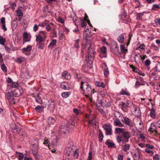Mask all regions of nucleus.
Returning <instances> with one entry per match:
<instances>
[{"label":"nucleus","mask_w":160,"mask_h":160,"mask_svg":"<svg viewBox=\"0 0 160 160\" xmlns=\"http://www.w3.org/2000/svg\"><path fill=\"white\" fill-rule=\"evenodd\" d=\"M21 129V127H19L16 125H15L13 129L16 131L15 132H16L19 133L20 132Z\"/></svg>","instance_id":"obj_32"},{"label":"nucleus","mask_w":160,"mask_h":160,"mask_svg":"<svg viewBox=\"0 0 160 160\" xmlns=\"http://www.w3.org/2000/svg\"><path fill=\"white\" fill-rule=\"evenodd\" d=\"M46 107V104L44 103L43 104H41V105L37 106L35 108L36 111L37 112H41L43 110L44 108Z\"/></svg>","instance_id":"obj_9"},{"label":"nucleus","mask_w":160,"mask_h":160,"mask_svg":"<svg viewBox=\"0 0 160 160\" xmlns=\"http://www.w3.org/2000/svg\"><path fill=\"white\" fill-rule=\"evenodd\" d=\"M102 127L105 131L106 135H111L112 134V126L110 124L107 123L104 125Z\"/></svg>","instance_id":"obj_4"},{"label":"nucleus","mask_w":160,"mask_h":160,"mask_svg":"<svg viewBox=\"0 0 160 160\" xmlns=\"http://www.w3.org/2000/svg\"><path fill=\"white\" fill-rule=\"evenodd\" d=\"M146 147L147 148H148L149 149H152L154 148V146L149 144H147L146 145Z\"/></svg>","instance_id":"obj_57"},{"label":"nucleus","mask_w":160,"mask_h":160,"mask_svg":"<svg viewBox=\"0 0 160 160\" xmlns=\"http://www.w3.org/2000/svg\"><path fill=\"white\" fill-rule=\"evenodd\" d=\"M114 118L113 124L115 126L122 127L124 126L121 122V120L124 117L123 115L118 111H116L114 113Z\"/></svg>","instance_id":"obj_2"},{"label":"nucleus","mask_w":160,"mask_h":160,"mask_svg":"<svg viewBox=\"0 0 160 160\" xmlns=\"http://www.w3.org/2000/svg\"><path fill=\"white\" fill-rule=\"evenodd\" d=\"M45 42H37L36 46L39 49H43L45 47Z\"/></svg>","instance_id":"obj_17"},{"label":"nucleus","mask_w":160,"mask_h":160,"mask_svg":"<svg viewBox=\"0 0 160 160\" xmlns=\"http://www.w3.org/2000/svg\"><path fill=\"white\" fill-rule=\"evenodd\" d=\"M69 129V126L68 125H67V126L66 127L65 126H62L60 128V131L62 133H63V134L66 133V131Z\"/></svg>","instance_id":"obj_20"},{"label":"nucleus","mask_w":160,"mask_h":160,"mask_svg":"<svg viewBox=\"0 0 160 160\" xmlns=\"http://www.w3.org/2000/svg\"><path fill=\"white\" fill-rule=\"evenodd\" d=\"M141 85H142V84H141L139 81H137L135 84V88H138Z\"/></svg>","instance_id":"obj_53"},{"label":"nucleus","mask_w":160,"mask_h":160,"mask_svg":"<svg viewBox=\"0 0 160 160\" xmlns=\"http://www.w3.org/2000/svg\"><path fill=\"white\" fill-rule=\"evenodd\" d=\"M121 105L122 106L121 108L122 109L128 107V106L126 104V103H125L123 102H122Z\"/></svg>","instance_id":"obj_46"},{"label":"nucleus","mask_w":160,"mask_h":160,"mask_svg":"<svg viewBox=\"0 0 160 160\" xmlns=\"http://www.w3.org/2000/svg\"><path fill=\"white\" fill-rule=\"evenodd\" d=\"M134 160H138L139 156L138 153H135L132 156Z\"/></svg>","instance_id":"obj_39"},{"label":"nucleus","mask_w":160,"mask_h":160,"mask_svg":"<svg viewBox=\"0 0 160 160\" xmlns=\"http://www.w3.org/2000/svg\"><path fill=\"white\" fill-rule=\"evenodd\" d=\"M115 131L118 133H123V132H124V129L123 128H116L115 129Z\"/></svg>","instance_id":"obj_35"},{"label":"nucleus","mask_w":160,"mask_h":160,"mask_svg":"<svg viewBox=\"0 0 160 160\" xmlns=\"http://www.w3.org/2000/svg\"><path fill=\"white\" fill-rule=\"evenodd\" d=\"M118 41L120 43H122L124 42V36L122 35H121L120 36H119L118 37V38H117Z\"/></svg>","instance_id":"obj_30"},{"label":"nucleus","mask_w":160,"mask_h":160,"mask_svg":"<svg viewBox=\"0 0 160 160\" xmlns=\"http://www.w3.org/2000/svg\"><path fill=\"white\" fill-rule=\"evenodd\" d=\"M122 135L124 139H129L131 137V133L128 132H123Z\"/></svg>","instance_id":"obj_14"},{"label":"nucleus","mask_w":160,"mask_h":160,"mask_svg":"<svg viewBox=\"0 0 160 160\" xmlns=\"http://www.w3.org/2000/svg\"><path fill=\"white\" fill-rule=\"evenodd\" d=\"M36 41L37 42H45V39L43 38L41 35L38 34V35H36Z\"/></svg>","instance_id":"obj_15"},{"label":"nucleus","mask_w":160,"mask_h":160,"mask_svg":"<svg viewBox=\"0 0 160 160\" xmlns=\"http://www.w3.org/2000/svg\"><path fill=\"white\" fill-rule=\"evenodd\" d=\"M7 82L8 83L11 84L12 82L13 81L9 77H8L7 80Z\"/></svg>","instance_id":"obj_60"},{"label":"nucleus","mask_w":160,"mask_h":160,"mask_svg":"<svg viewBox=\"0 0 160 160\" xmlns=\"http://www.w3.org/2000/svg\"><path fill=\"white\" fill-rule=\"evenodd\" d=\"M110 141V140H107L105 142V144L107 145H108V147L111 148H114L115 146L114 144L112 142H109Z\"/></svg>","instance_id":"obj_18"},{"label":"nucleus","mask_w":160,"mask_h":160,"mask_svg":"<svg viewBox=\"0 0 160 160\" xmlns=\"http://www.w3.org/2000/svg\"><path fill=\"white\" fill-rule=\"evenodd\" d=\"M157 128L154 123H152L150 128L149 129V131H150L152 132H154L155 133H157L158 132L157 131Z\"/></svg>","instance_id":"obj_12"},{"label":"nucleus","mask_w":160,"mask_h":160,"mask_svg":"<svg viewBox=\"0 0 160 160\" xmlns=\"http://www.w3.org/2000/svg\"><path fill=\"white\" fill-rule=\"evenodd\" d=\"M151 61L149 59H147L145 62V65L147 66L149 65Z\"/></svg>","instance_id":"obj_55"},{"label":"nucleus","mask_w":160,"mask_h":160,"mask_svg":"<svg viewBox=\"0 0 160 160\" xmlns=\"http://www.w3.org/2000/svg\"><path fill=\"white\" fill-rule=\"evenodd\" d=\"M150 116L152 118H155L156 117V114L155 110L153 108H152L150 110Z\"/></svg>","instance_id":"obj_26"},{"label":"nucleus","mask_w":160,"mask_h":160,"mask_svg":"<svg viewBox=\"0 0 160 160\" xmlns=\"http://www.w3.org/2000/svg\"><path fill=\"white\" fill-rule=\"evenodd\" d=\"M156 71L160 72V62H158L155 68Z\"/></svg>","instance_id":"obj_45"},{"label":"nucleus","mask_w":160,"mask_h":160,"mask_svg":"<svg viewBox=\"0 0 160 160\" xmlns=\"http://www.w3.org/2000/svg\"><path fill=\"white\" fill-rule=\"evenodd\" d=\"M97 102L98 103V106H103V101L102 100H98Z\"/></svg>","instance_id":"obj_48"},{"label":"nucleus","mask_w":160,"mask_h":160,"mask_svg":"<svg viewBox=\"0 0 160 160\" xmlns=\"http://www.w3.org/2000/svg\"><path fill=\"white\" fill-rule=\"evenodd\" d=\"M28 71H25V72H22L21 73V77L22 78H26L28 76Z\"/></svg>","instance_id":"obj_27"},{"label":"nucleus","mask_w":160,"mask_h":160,"mask_svg":"<svg viewBox=\"0 0 160 160\" xmlns=\"http://www.w3.org/2000/svg\"><path fill=\"white\" fill-rule=\"evenodd\" d=\"M80 88L82 90L85 94L86 96L87 95V94L88 96L94 93V92H93V90L90 85L86 82L81 81Z\"/></svg>","instance_id":"obj_1"},{"label":"nucleus","mask_w":160,"mask_h":160,"mask_svg":"<svg viewBox=\"0 0 160 160\" xmlns=\"http://www.w3.org/2000/svg\"><path fill=\"white\" fill-rule=\"evenodd\" d=\"M78 152L79 150L78 149H76L74 151L73 155L75 158L78 159Z\"/></svg>","instance_id":"obj_37"},{"label":"nucleus","mask_w":160,"mask_h":160,"mask_svg":"<svg viewBox=\"0 0 160 160\" xmlns=\"http://www.w3.org/2000/svg\"><path fill=\"white\" fill-rule=\"evenodd\" d=\"M17 15L18 16L22 17L23 16V13L22 11L20 9H18L16 11Z\"/></svg>","instance_id":"obj_36"},{"label":"nucleus","mask_w":160,"mask_h":160,"mask_svg":"<svg viewBox=\"0 0 160 160\" xmlns=\"http://www.w3.org/2000/svg\"><path fill=\"white\" fill-rule=\"evenodd\" d=\"M155 22L157 25H159L160 24V19H156L155 20Z\"/></svg>","instance_id":"obj_64"},{"label":"nucleus","mask_w":160,"mask_h":160,"mask_svg":"<svg viewBox=\"0 0 160 160\" xmlns=\"http://www.w3.org/2000/svg\"><path fill=\"white\" fill-rule=\"evenodd\" d=\"M73 112L75 113L77 115L80 114L81 113V112L80 110H78L76 108H74L73 109Z\"/></svg>","instance_id":"obj_38"},{"label":"nucleus","mask_w":160,"mask_h":160,"mask_svg":"<svg viewBox=\"0 0 160 160\" xmlns=\"http://www.w3.org/2000/svg\"><path fill=\"white\" fill-rule=\"evenodd\" d=\"M102 69L103 71L105 77H107L109 74V72L108 67L105 63H103L102 66Z\"/></svg>","instance_id":"obj_11"},{"label":"nucleus","mask_w":160,"mask_h":160,"mask_svg":"<svg viewBox=\"0 0 160 160\" xmlns=\"http://www.w3.org/2000/svg\"><path fill=\"white\" fill-rule=\"evenodd\" d=\"M85 20H82L81 25L82 28H85L87 26Z\"/></svg>","instance_id":"obj_44"},{"label":"nucleus","mask_w":160,"mask_h":160,"mask_svg":"<svg viewBox=\"0 0 160 160\" xmlns=\"http://www.w3.org/2000/svg\"><path fill=\"white\" fill-rule=\"evenodd\" d=\"M120 48L121 52H118V54H126L128 52V49L125 48V46L124 45L121 44L120 45Z\"/></svg>","instance_id":"obj_13"},{"label":"nucleus","mask_w":160,"mask_h":160,"mask_svg":"<svg viewBox=\"0 0 160 160\" xmlns=\"http://www.w3.org/2000/svg\"><path fill=\"white\" fill-rule=\"evenodd\" d=\"M143 15V13H140L138 14L137 18L139 20H142V16Z\"/></svg>","instance_id":"obj_50"},{"label":"nucleus","mask_w":160,"mask_h":160,"mask_svg":"<svg viewBox=\"0 0 160 160\" xmlns=\"http://www.w3.org/2000/svg\"><path fill=\"white\" fill-rule=\"evenodd\" d=\"M6 41V39L0 35V44L3 45Z\"/></svg>","instance_id":"obj_34"},{"label":"nucleus","mask_w":160,"mask_h":160,"mask_svg":"<svg viewBox=\"0 0 160 160\" xmlns=\"http://www.w3.org/2000/svg\"><path fill=\"white\" fill-rule=\"evenodd\" d=\"M120 95H126L128 96H130V93L127 91L126 90H124V89H122L120 92Z\"/></svg>","instance_id":"obj_29"},{"label":"nucleus","mask_w":160,"mask_h":160,"mask_svg":"<svg viewBox=\"0 0 160 160\" xmlns=\"http://www.w3.org/2000/svg\"><path fill=\"white\" fill-rule=\"evenodd\" d=\"M92 153L91 152H90L89 153V156L88 157V160H92Z\"/></svg>","instance_id":"obj_61"},{"label":"nucleus","mask_w":160,"mask_h":160,"mask_svg":"<svg viewBox=\"0 0 160 160\" xmlns=\"http://www.w3.org/2000/svg\"><path fill=\"white\" fill-rule=\"evenodd\" d=\"M62 76L63 78L66 79H69L71 78L70 74L67 71H65L62 73Z\"/></svg>","instance_id":"obj_16"},{"label":"nucleus","mask_w":160,"mask_h":160,"mask_svg":"<svg viewBox=\"0 0 160 160\" xmlns=\"http://www.w3.org/2000/svg\"><path fill=\"white\" fill-rule=\"evenodd\" d=\"M19 154L18 157L19 160H22L24 157L23 154V153L21 152H19Z\"/></svg>","instance_id":"obj_54"},{"label":"nucleus","mask_w":160,"mask_h":160,"mask_svg":"<svg viewBox=\"0 0 160 160\" xmlns=\"http://www.w3.org/2000/svg\"><path fill=\"white\" fill-rule=\"evenodd\" d=\"M18 85V83L17 82H12L11 84V87L12 88H17Z\"/></svg>","instance_id":"obj_42"},{"label":"nucleus","mask_w":160,"mask_h":160,"mask_svg":"<svg viewBox=\"0 0 160 160\" xmlns=\"http://www.w3.org/2000/svg\"><path fill=\"white\" fill-rule=\"evenodd\" d=\"M95 84L97 87H102L103 88L105 87V84L102 82L96 81L95 82Z\"/></svg>","instance_id":"obj_21"},{"label":"nucleus","mask_w":160,"mask_h":160,"mask_svg":"<svg viewBox=\"0 0 160 160\" xmlns=\"http://www.w3.org/2000/svg\"><path fill=\"white\" fill-rule=\"evenodd\" d=\"M79 40V39H78L75 41V43L74 46V47L76 48H78V47H79V45L78 43Z\"/></svg>","instance_id":"obj_51"},{"label":"nucleus","mask_w":160,"mask_h":160,"mask_svg":"<svg viewBox=\"0 0 160 160\" xmlns=\"http://www.w3.org/2000/svg\"><path fill=\"white\" fill-rule=\"evenodd\" d=\"M38 25L36 24H35L33 28V31L35 32H36L38 29Z\"/></svg>","instance_id":"obj_58"},{"label":"nucleus","mask_w":160,"mask_h":160,"mask_svg":"<svg viewBox=\"0 0 160 160\" xmlns=\"http://www.w3.org/2000/svg\"><path fill=\"white\" fill-rule=\"evenodd\" d=\"M15 61L18 63H21L23 61L22 58H19L15 59Z\"/></svg>","instance_id":"obj_47"},{"label":"nucleus","mask_w":160,"mask_h":160,"mask_svg":"<svg viewBox=\"0 0 160 160\" xmlns=\"http://www.w3.org/2000/svg\"><path fill=\"white\" fill-rule=\"evenodd\" d=\"M31 36L27 32H24L23 34V44L26 42H28L30 41Z\"/></svg>","instance_id":"obj_10"},{"label":"nucleus","mask_w":160,"mask_h":160,"mask_svg":"<svg viewBox=\"0 0 160 160\" xmlns=\"http://www.w3.org/2000/svg\"><path fill=\"white\" fill-rule=\"evenodd\" d=\"M47 22H48V21L45 20L43 22L39 24V26L42 27H46V26L48 24V23Z\"/></svg>","instance_id":"obj_40"},{"label":"nucleus","mask_w":160,"mask_h":160,"mask_svg":"<svg viewBox=\"0 0 160 160\" xmlns=\"http://www.w3.org/2000/svg\"><path fill=\"white\" fill-rule=\"evenodd\" d=\"M122 137L121 136H118L117 138V140L118 142L120 143L122 141Z\"/></svg>","instance_id":"obj_56"},{"label":"nucleus","mask_w":160,"mask_h":160,"mask_svg":"<svg viewBox=\"0 0 160 160\" xmlns=\"http://www.w3.org/2000/svg\"><path fill=\"white\" fill-rule=\"evenodd\" d=\"M14 96L12 92H9L6 93L7 98L11 104L15 103Z\"/></svg>","instance_id":"obj_5"},{"label":"nucleus","mask_w":160,"mask_h":160,"mask_svg":"<svg viewBox=\"0 0 160 160\" xmlns=\"http://www.w3.org/2000/svg\"><path fill=\"white\" fill-rule=\"evenodd\" d=\"M32 46L28 45L26 48H24L22 49V52L24 53L26 52H29L31 51L32 49Z\"/></svg>","instance_id":"obj_23"},{"label":"nucleus","mask_w":160,"mask_h":160,"mask_svg":"<svg viewBox=\"0 0 160 160\" xmlns=\"http://www.w3.org/2000/svg\"><path fill=\"white\" fill-rule=\"evenodd\" d=\"M49 143H50V141L48 139L45 140L44 142L43 143V144L45 145H47V144H48V147L49 148H50V146H51V145L49 144Z\"/></svg>","instance_id":"obj_49"},{"label":"nucleus","mask_w":160,"mask_h":160,"mask_svg":"<svg viewBox=\"0 0 160 160\" xmlns=\"http://www.w3.org/2000/svg\"><path fill=\"white\" fill-rule=\"evenodd\" d=\"M5 18L4 17L2 18L1 19L0 22L2 24H5Z\"/></svg>","instance_id":"obj_59"},{"label":"nucleus","mask_w":160,"mask_h":160,"mask_svg":"<svg viewBox=\"0 0 160 160\" xmlns=\"http://www.w3.org/2000/svg\"><path fill=\"white\" fill-rule=\"evenodd\" d=\"M122 150L125 152H126L129 149L130 144H125L124 145L122 146Z\"/></svg>","instance_id":"obj_24"},{"label":"nucleus","mask_w":160,"mask_h":160,"mask_svg":"<svg viewBox=\"0 0 160 160\" xmlns=\"http://www.w3.org/2000/svg\"><path fill=\"white\" fill-rule=\"evenodd\" d=\"M101 52L103 54L106 53L107 48L105 46L102 47L101 49Z\"/></svg>","instance_id":"obj_43"},{"label":"nucleus","mask_w":160,"mask_h":160,"mask_svg":"<svg viewBox=\"0 0 160 160\" xmlns=\"http://www.w3.org/2000/svg\"><path fill=\"white\" fill-rule=\"evenodd\" d=\"M145 151L146 152L149 153L151 155H152L153 154V151H152L150 150L148 148H146L145 150Z\"/></svg>","instance_id":"obj_52"},{"label":"nucleus","mask_w":160,"mask_h":160,"mask_svg":"<svg viewBox=\"0 0 160 160\" xmlns=\"http://www.w3.org/2000/svg\"><path fill=\"white\" fill-rule=\"evenodd\" d=\"M68 86V83L65 82L62 83L60 85V88L64 90L67 89V87Z\"/></svg>","instance_id":"obj_31"},{"label":"nucleus","mask_w":160,"mask_h":160,"mask_svg":"<svg viewBox=\"0 0 160 160\" xmlns=\"http://www.w3.org/2000/svg\"><path fill=\"white\" fill-rule=\"evenodd\" d=\"M36 101L38 103L41 104H43V103L39 95H37L35 96Z\"/></svg>","instance_id":"obj_19"},{"label":"nucleus","mask_w":160,"mask_h":160,"mask_svg":"<svg viewBox=\"0 0 160 160\" xmlns=\"http://www.w3.org/2000/svg\"><path fill=\"white\" fill-rule=\"evenodd\" d=\"M88 52L86 60L89 64H91L92 63L94 59V55L95 52L93 48L90 47L88 48Z\"/></svg>","instance_id":"obj_3"},{"label":"nucleus","mask_w":160,"mask_h":160,"mask_svg":"<svg viewBox=\"0 0 160 160\" xmlns=\"http://www.w3.org/2000/svg\"><path fill=\"white\" fill-rule=\"evenodd\" d=\"M95 122L94 120V118L93 119H92V120H90L89 121V123L90 124H91V125H93L95 124Z\"/></svg>","instance_id":"obj_63"},{"label":"nucleus","mask_w":160,"mask_h":160,"mask_svg":"<svg viewBox=\"0 0 160 160\" xmlns=\"http://www.w3.org/2000/svg\"><path fill=\"white\" fill-rule=\"evenodd\" d=\"M56 122L55 119L53 117H50L48 119V122L49 125H53Z\"/></svg>","instance_id":"obj_22"},{"label":"nucleus","mask_w":160,"mask_h":160,"mask_svg":"<svg viewBox=\"0 0 160 160\" xmlns=\"http://www.w3.org/2000/svg\"><path fill=\"white\" fill-rule=\"evenodd\" d=\"M70 94L69 92H63L62 93V96L64 98H67L70 95Z\"/></svg>","instance_id":"obj_33"},{"label":"nucleus","mask_w":160,"mask_h":160,"mask_svg":"<svg viewBox=\"0 0 160 160\" xmlns=\"http://www.w3.org/2000/svg\"><path fill=\"white\" fill-rule=\"evenodd\" d=\"M48 108L51 112H53L55 109V103L54 100L51 99L48 101Z\"/></svg>","instance_id":"obj_7"},{"label":"nucleus","mask_w":160,"mask_h":160,"mask_svg":"<svg viewBox=\"0 0 160 160\" xmlns=\"http://www.w3.org/2000/svg\"><path fill=\"white\" fill-rule=\"evenodd\" d=\"M98 133L99 140L100 142H101L102 141L104 136L102 131L100 129H99L98 130Z\"/></svg>","instance_id":"obj_25"},{"label":"nucleus","mask_w":160,"mask_h":160,"mask_svg":"<svg viewBox=\"0 0 160 160\" xmlns=\"http://www.w3.org/2000/svg\"><path fill=\"white\" fill-rule=\"evenodd\" d=\"M1 68L3 72H5L7 71V68L4 64L1 65Z\"/></svg>","instance_id":"obj_41"},{"label":"nucleus","mask_w":160,"mask_h":160,"mask_svg":"<svg viewBox=\"0 0 160 160\" xmlns=\"http://www.w3.org/2000/svg\"><path fill=\"white\" fill-rule=\"evenodd\" d=\"M23 92V91L22 88L20 87H19L17 88H15L12 92L14 96L18 97L20 96L22 93Z\"/></svg>","instance_id":"obj_6"},{"label":"nucleus","mask_w":160,"mask_h":160,"mask_svg":"<svg viewBox=\"0 0 160 160\" xmlns=\"http://www.w3.org/2000/svg\"><path fill=\"white\" fill-rule=\"evenodd\" d=\"M57 40L56 39H52V40L48 46V48H52L56 44Z\"/></svg>","instance_id":"obj_28"},{"label":"nucleus","mask_w":160,"mask_h":160,"mask_svg":"<svg viewBox=\"0 0 160 160\" xmlns=\"http://www.w3.org/2000/svg\"><path fill=\"white\" fill-rule=\"evenodd\" d=\"M153 160H158L159 157L157 154H156L153 156Z\"/></svg>","instance_id":"obj_62"},{"label":"nucleus","mask_w":160,"mask_h":160,"mask_svg":"<svg viewBox=\"0 0 160 160\" xmlns=\"http://www.w3.org/2000/svg\"><path fill=\"white\" fill-rule=\"evenodd\" d=\"M122 121L126 125H128L129 126H132V121L129 118L125 117L123 118V119H122Z\"/></svg>","instance_id":"obj_8"}]
</instances>
